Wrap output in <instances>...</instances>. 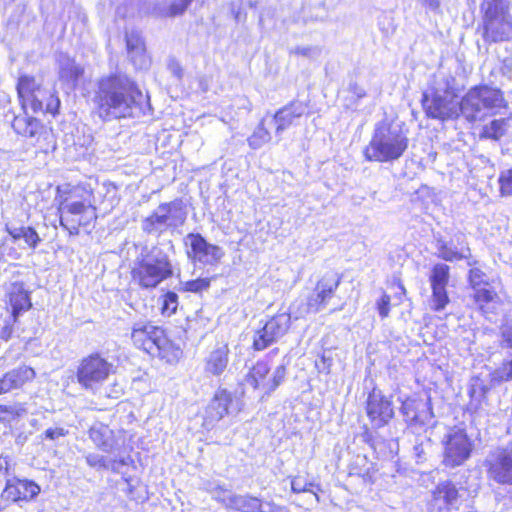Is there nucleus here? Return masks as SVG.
Returning a JSON list of instances; mask_svg holds the SVG:
<instances>
[{
    "label": "nucleus",
    "mask_w": 512,
    "mask_h": 512,
    "mask_svg": "<svg viewBox=\"0 0 512 512\" xmlns=\"http://www.w3.org/2000/svg\"><path fill=\"white\" fill-rule=\"evenodd\" d=\"M425 402L417 395H408L401 401L400 412L408 425H422L426 420Z\"/></svg>",
    "instance_id": "cd10ccee"
},
{
    "label": "nucleus",
    "mask_w": 512,
    "mask_h": 512,
    "mask_svg": "<svg viewBox=\"0 0 512 512\" xmlns=\"http://www.w3.org/2000/svg\"><path fill=\"white\" fill-rule=\"evenodd\" d=\"M126 48L134 63H136L137 57L140 58L141 63L146 62L145 41L139 32H131L126 36Z\"/></svg>",
    "instance_id": "72a5a7b5"
},
{
    "label": "nucleus",
    "mask_w": 512,
    "mask_h": 512,
    "mask_svg": "<svg viewBox=\"0 0 512 512\" xmlns=\"http://www.w3.org/2000/svg\"><path fill=\"white\" fill-rule=\"evenodd\" d=\"M483 466L489 481L501 486H512V441L491 451Z\"/></svg>",
    "instance_id": "2eb2a0df"
},
{
    "label": "nucleus",
    "mask_w": 512,
    "mask_h": 512,
    "mask_svg": "<svg viewBox=\"0 0 512 512\" xmlns=\"http://www.w3.org/2000/svg\"><path fill=\"white\" fill-rule=\"evenodd\" d=\"M7 305L10 307V315L14 321H19V316L32 308L30 293L24 289L22 283H13L7 294Z\"/></svg>",
    "instance_id": "bb28decb"
},
{
    "label": "nucleus",
    "mask_w": 512,
    "mask_h": 512,
    "mask_svg": "<svg viewBox=\"0 0 512 512\" xmlns=\"http://www.w3.org/2000/svg\"><path fill=\"white\" fill-rule=\"evenodd\" d=\"M178 308V296L173 291L164 293L161 297V313L162 315L171 316L176 313Z\"/></svg>",
    "instance_id": "a18cd8bd"
},
{
    "label": "nucleus",
    "mask_w": 512,
    "mask_h": 512,
    "mask_svg": "<svg viewBox=\"0 0 512 512\" xmlns=\"http://www.w3.org/2000/svg\"><path fill=\"white\" fill-rule=\"evenodd\" d=\"M349 91L355 100H360L367 95L365 89L357 83L350 84Z\"/></svg>",
    "instance_id": "5fc2aeb1"
},
{
    "label": "nucleus",
    "mask_w": 512,
    "mask_h": 512,
    "mask_svg": "<svg viewBox=\"0 0 512 512\" xmlns=\"http://www.w3.org/2000/svg\"><path fill=\"white\" fill-rule=\"evenodd\" d=\"M26 415L27 408L24 403H0V430L3 435L14 434L21 427V422Z\"/></svg>",
    "instance_id": "393cba45"
},
{
    "label": "nucleus",
    "mask_w": 512,
    "mask_h": 512,
    "mask_svg": "<svg viewBox=\"0 0 512 512\" xmlns=\"http://www.w3.org/2000/svg\"><path fill=\"white\" fill-rule=\"evenodd\" d=\"M67 433L68 432L64 428H61V427L49 428V429L45 430L44 436L47 439L55 440L59 437H63L65 435H67Z\"/></svg>",
    "instance_id": "603ef678"
},
{
    "label": "nucleus",
    "mask_w": 512,
    "mask_h": 512,
    "mask_svg": "<svg viewBox=\"0 0 512 512\" xmlns=\"http://www.w3.org/2000/svg\"><path fill=\"white\" fill-rule=\"evenodd\" d=\"M275 342L274 337L269 333L265 325H263L254 332L251 348L253 351L259 352L265 350Z\"/></svg>",
    "instance_id": "58836bf2"
},
{
    "label": "nucleus",
    "mask_w": 512,
    "mask_h": 512,
    "mask_svg": "<svg viewBox=\"0 0 512 512\" xmlns=\"http://www.w3.org/2000/svg\"><path fill=\"white\" fill-rule=\"evenodd\" d=\"M342 276L338 273H326L318 278L311 295L307 297V312L317 313L330 304L336 296Z\"/></svg>",
    "instance_id": "a211bd4d"
},
{
    "label": "nucleus",
    "mask_w": 512,
    "mask_h": 512,
    "mask_svg": "<svg viewBox=\"0 0 512 512\" xmlns=\"http://www.w3.org/2000/svg\"><path fill=\"white\" fill-rule=\"evenodd\" d=\"M141 97L142 92L134 81L117 73L109 74L97 82L94 114L104 122L130 118Z\"/></svg>",
    "instance_id": "f03ea898"
},
{
    "label": "nucleus",
    "mask_w": 512,
    "mask_h": 512,
    "mask_svg": "<svg viewBox=\"0 0 512 512\" xmlns=\"http://www.w3.org/2000/svg\"><path fill=\"white\" fill-rule=\"evenodd\" d=\"M264 325L277 341L289 330L290 316L286 313H277L271 316Z\"/></svg>",
    "instance_id": "f704fd0d"
},
{
    "label": "nucleus",
    "mask_w": 512,
    "mask_h": 512,
    "mask_svg": "<svg viewBox=\"0 0 512 512\" xmlns=\"http://www.w3.org/2000/svg\"><path fill=\"white\" fill-rule=\"evenodd\" d=\"M6 231L12 241L16 242L23 239L27 247L32 250H35L41 243V238L38 232L32 226H21L14 229L7 228Z\"/></svg>",
    "instance_id": "2f4dec72"
},
{
    "label": "nucleus",
    "mask_w": 512,
    "mask_h": 512,
    "mask_svg": "<svg viewBox=\"0 0 512 512\" xmlns=\"http://www.w3.org/2000/svg\"><path fill=\"white\" fill-rule=\"evenodd\" d=\"M408 145L404 131L394 129L389 122H381L376 125L363 156L369 162H393L404 155Z\"/></svg>",
    "instance_id": "39448f33"
},
{
    "label": "nucleus",
    "mask_w": 512,
    "mask_h": 512,
    "mask_svg": "<svg viewBox=\"0 0 512 512\" xmlns=\"http://www.w3.org/2000/svg\"><path fill=\"white\" fill-rule=\"evenodd\" d=\"M311 52V49L309 47H304V48H296L294 50V53L297 54V55H303V56H308Z\"/></svg>",
    "instance_id": "13d9d810"
},
{
    "label": "nucleus",
    "mask_w": 512,
    "mask_h": 512,
    "mask_svg": "<svg viewBox=\"0 0 512 512\" xmlns=\"http://www.w3.org/2000/svg\"><path fill=\"white\" fill-rule=\"evenodd\" d=\"M500 337L504 347L512 349V325L503 324L500 328Z\"/></svg>",
    "instance_id": "8fccbe9b"
},
{
    "label": "nucleus",
    "mask_w": 512,
    "mask_h": 512,
    "mask_svg": "<svg viewBox=\"0 0 512 512\" xmlns=\"http://www.w3.org/2000/svg\"><path fill=\"white\" fill-rule=\"evenodd\" d=\"M225 506L234 512H279L281 510L274 502H267L250 494L232 495Z\"/></svg>",
    "instance_id": "5701e85b"
},
{
    "label": "nucleus",
    "mask_w": 512,
    "mask_h": 512,
    "mask_svg": "<svg viewBox=\"0 0 512 512\" xmlns=\"http://www.w3.org/2000/svg\"><path fill=\"white\" fill-rule=\"evenodd\" d=\"M130 340L135 349L156 356L166 365H176L183 357L182 348L170 338L167 330L151 321L134 323Z\"/></svg>",
    "instance_id": "7ed1b4c3"
},
{
    "label": "nucleus",
    "mask_w": 512,
    "mask_h": 512,
    "mask_svg": "<svg viewBox=\"0 0 512 512\" xmlns=\"http://www.w3.org/2000/svg\"><path fill=\"white\" fill-rule=\"evenodd\" d=\"M376 308L382 319L387 318L391 310V296L383 292L376 302Z\"/></svg>",
    "instance_id": "de8ad7c7"
},
{
    "label": "nucleus",
    "mask_w": 512,
    "mask_h": 512,
    "mask_svg": "<svg viewBox=\"0 0 512 512\" xmlns=\"http://www.w3.org/2000/svg\"><path fill=\"white\" fill-rule=\"evenodd\" d=\"M460 498L459 489L451 480L439 482L426 501L428 512H449Z\"/></svg>",
    "instance_id": "aec40b11"
},
{
    "label": "nucleus",
    "mask_w": 512,
    "mask_h": 512,
    "mask_svg": "<svg viewBox=\"0 0 512 512\" xmlns=\"http://www.w3.org/2000/svg\"><path fill=\"white\" fill-rule=\"evenodd\" d=\"M17 323L18 321H14L13 317L10 315L9 320H7L0 329V339L4 341L11 339L15 330V325Z\"/></svg>",
    "instance_id": "09e8293b"
},
{
    "label": "nucleus",
    "mask_w": 512,
    "mask_h": 512,
    "mask_svg": "<svg viewBox=\"0 0 512 512\" xmlns=\"http://www.w3.org/2000/svg\"><path fill=\"white\" fill-rule=\"evenodd\" d=\"M59 225L69 234L77 236L97 219L94 190L85 182L64 183L55 187L54 197Z\"/></svg>",
    "instance_id": "f257e3e1"
},
{
    "label": "nucleus",
    "mask_w": 512,
    "mask_h": 512,
    "mask_svg": "<svg viewBox=\"0 0 512 512\" xmlns=\"http://www.w3.org/2000/svg\"><path fill=\"white\" fill-rule=\"evenodd\" d=\"M422 2H423V4L427 5L428 7H430L433 10L438 9L440 6L439 0H422Z\"/></svg>",
    "instance_id": "4d7b16f0"
},
{
    "label": "nucleus",
    "mask_w": 512,
    "mask_h": 512,
    "mask_svg": "<svg viewBox=\"0 0 512 512\" xmlns=\"http://www.w3.org/2000/svg\"><path fill=\"white\" fill-rule=\"evenodd\" d=\"M451 279L449 265L437 262L432 265L428 281L431 289L430 309L433 312H441L450 304L448 287Z\"/></svg>",
    "instance_id": "dca6fc26"
},
{
    "label": "nucleus",
    "mask_w": 512,
    "mask_h": 512,
    "mask_svg": "<svg viewBox=\"0 0 512 512\" xmlns=\"http://www.w3.org/2000/svg\"><path fill=\"white\" fill-rule=\"evenodd\" d=\"M115 373V367L101 352L94 351L83 356L76 367L75 378L86 391H95Z\"/></svg>",
    "instance_id": "9b49d317"
},
{
    "label": "nucleus",
    "mask_w": 512,
    "mask_h": 512,
    "mask_svg": "<svg viewBox=\"0 0 512 512\" xmlns=\"http://www.w3.org/2000/svg\"><path fill=\"white\" fill-rule=\"evenodd\" d=\"M13 390L21 389L31 383L35 377V370L27 365H20L5 373Z\"/></svg>",
    "instance_id": "7c9ffc66"
},
{
    "label": "nucleus",
    "mask_w": 512,
    "mask_h": 512,
    "mask_svg": "<svg viewBox=\"0 0 512 512\" xmlns=\"http://www.w3.org/2000/svg\"><path fill=\"white\" fill-rule=\"evenodd\" d=\"M481 35L485 43H498L512 38V17L508 8L491 0L482 8Z\"/></svg>",
    "instance_id": "9d476101"
},
{
    "label": "nucleus",
    "mask_w": 512,
    "mask_h": 512,
    "mask_svg": "<svg viewBox=\"0 0 512 512\" xmlns=\"http://www.w3.org/2000/svg\"><path fill=\"white\" fill-rule=\"evenodd\" d=\"M187 239L190 246L187 255L193 263L216 265L224 256L219 246L209 243L200 233H189Z\"/></svg>",
    "instance_id": "6ab92c4d"
},
{
    "label": "nucleus",
    "mask_w": 512,
    "mask_h": 512,
    "mask_svg": "<svg viewBox=\"0 0 512 512\" xmlns=\"http://www.w3.org/2000/svg\"><path fill=\"white\" fill-rule=\"evenodd\" d=\"M270 140L271 133L269 123L265 118H262L253 130L252 134L247 138L248 145L252 149H258Z\"/></svg>",
    "instance_id": "c9c22d12"
},
{
    "label": "nucleus",
    "mask_w": 512,
    "mask_h": 512,
    "mask_svg": "<svg viewBox=\"0 0 512 512\" xmlns=\"http://www.w3.org/2000/svg\"><path fill=\"white\" fill-rule=\"evenodd\" d=\"M468 286L472 293L470 298L475 309L487 317L496 314L503 306V289L498 290L487 274L479 267H472L467 274Z\"/></svg>",
    "instance_id": "6e6552de"
},
{
    "label": "nucleus",
    "mask_w": 512,
    "mask_h": 512,
    "mask_svg": "<svg viewBox=\"0 0 512 512\" xmlns=\"http://www.w3.org/2000/svg\"><path fill=\"white\" fill-rule=\"evenodd\" d=\"M16 93L20 107L33 113H47L53 117L60 112V99L56 91L44 86L35 75L20 74L16 82Z\"/></svg>",
    "instance_id": "423d86ee"
},
{
    "label": "nucleus",
    "mask_w": 512,
    "mask_h": 512,
    "mask_svg": "<svg viewBox=\"0 0 512 512\" xmlns=\"http://www.w3.org/2000/svg\"><path fill=\"white\" fill-rule=\"evenodd\" d=\"M130 281L141 290H154L174 275L170 256L156 246L144 249L130 269Z\"/></svg>",
    "instance_id": "20e7f679"
},
{
    "label": "nucleus",
    "mask_w": 512,
    "mask_h": 512,
    "mask_svg": "<svg viewBox=\"0 0 512 512\" xmlns=\"http://www.w3.org/2000/svg\"><path fill=\"white\" fill-rule=\"evenodd\" d=\"M461 115L470 122L484 120L493 116L497 110L506 106L503 92L499 88L486 84L471 87L460 100Z\"/></svg>",
    "instance_id": "0eeeda50"
},
{
    "label": "nucleus",
    "mask_w": 512,
    "mask_h": 512,
    "mask_svg": "<svg viewBox=\"0 0 512 512\" xmlns=\"http://www.w3.org/2000/svg\"><path fill=\"white\" fill-rule=\"evenodd\" d=\"M13 389L6 377L5 373L0 377V396L9 393Z\"/></svg>",
    "instance_id": "6e6d98bb"
},
{
    "label": "nucleus",
    "mask_w": 512,
    "mask_h": 512,
    "mask_svg": "<svg viewBox=\"0 0 512 512\" xmlns=\"http://www.w3.org/2000/svg\"><path fill=\"white\" fill-rule=\"evenodd\" d=\"M86 463L91 468H106L107 462L104 457L89 454L85 457Z\"/></svg>",
    "instance_id": "3c124183"
},
{
    "label": "nucleus",
    "mask_w": 512,
    "mask_h": 512,
    "mask_svg": "<svg viewBox=\"0 0 512 512\" xmlns=\"http://www.w3.org/2000/svg\"><path fill=\"white\" fill-rule=\"evenodd\" d=\"M271 353L258 359L245 375L246 383L261 393V398L271 396L286 380L288 369L285 364L272 367Z\"/></svg>",
    "instance_id": "1a4fd4ad"
},
{
    "label": "nucleus",
    "mask_w": 512,
    "mask_h": 512,
    "mask_svg": "<svg viewBox=\"0 0 512 512\" xmlns=\"http://www.w3.org/2000/svg\"><path fill=\"white\" fill-rule=\"evenodd\" d=\"M421 105L427 118L445 122L456 120L461 116L460 101H456L455 95L445 97L437 92L433 94L424 92L421 97Z\"/></svg>",
    "instance_id": "f3484780"
},
{
    "label": "nucleus",
    "mask_w": 512,
    "mask_h": 512,
    "mask_svg": "<svg viewBox=\"0 0 512 512\" xmlns=\"http://www.w3.org/2000/svg\"><path fill=\"white\" fill-rule=\"evenodd\" d=\"M376 472L377 469L374 463H370L365 469L356 464L352 466L350 474L362 479L364 483L372 485L376 481Z\"/></svg>",
    "instance_id": "c03bdc74"
},
{
    "label": "nucleus",
    "mask_w": 512,
    "mask_h": 512,
    "mask_svg": "<svg viewBox=\"0 0 512 512\" xmlns=\"http://www.w3.org/2000/svg\"><path fill=\"white\" fill-rule=\"evenodd\" d=\"M238 17H239V12H237L236 15H235L236 19H238Z\"/></svg>",
    "instance_id": "e2e57ef3"
},
{
    "label": "nucleus",
    "mask_w": 512,
    "mask_h": 512,
    "mask_svg": "<svg viewBox=\"0 0 512 512\" xmlns=\"http://www.w3.org/2000/svg\"><path fill=\"white\" fill-rule=\"evenodd\" d=\"M210 284H211L210 278L199 277V278L191 279V280L184 282L181 285L180 290L182 292H188V293H201L203 291L208 290V288L210 287Z\"/></svg>",
    "instance_id": "37998d69"
},
{
    "label": "nucleus",
    "mask_w": 512,
    "mask_h": 512,
    "mask_svg": "<svg viewBox=\"0 0 512 512\" xmlns=\"http://www.w3.org/2000/svg\"><path fill=\"white\" fill-rule=\"evenodd\" d=\"M474 449L473 441L464 429H454L445 436L443 441L442 464L455 468L464 464Z\"/></svg>",
    "instance_id": "4468645a"
},
{
    "label": "nucleus",
    "mask_w": 512,
    "mask_h": 512,
    "mask_svg": "<svg viewBox=\"0 0 512 512\" xmlns=\"http://www.w3.org/2000/svg\"><path fill=\"white\" fill-rule=\"evenodd\" d=\"M291 491L295 494L303 493V492H312L316 498L318 499V492L321 491L319 484H314L313 482H308L302 479L301 476L297 475L292 477L291 479Z\"/></svg>",
    "instance_id": "a19ab883"
},
{
    "label": "nucleus",
    "mask_w": 512,
    "mask_h": 512,
    "mask_svg": "<svg viewBox=\"0 0 512 512\" xmlns=\"http://www.w3.org/2000/svg\"><path fill=\"white\" fill-rule=\"evenodd\" d=\"M11 126L17 135L33 139L35 144H40L52 138V128L32 116L17 115L13 118Z\"/></svg>",
    "instance_id": "412c9836"
},
{
    "label": "nucleus",
    "mask_w": 512,
    "mask_h": 512,
    "mask_svg": "<svg viewBox=\"0 0 512 512\" xmlns=\"http://www.w3.org/2000/svg\"><path fill=\"white\" fill-rule=\"evenodd\" d=\"M507 130V120L505 118L494 119L489 124L484 125L480 132V139H491L498 141Z\"/></svg>",
    "instance_id": "e433bc0d"
},
{
    "label": "nucleus",
    "mask_w": 512,
    "mask_h": 512,
    "mask_svg": "<svg viewBox=\"0 0 512 512\" xmlns=\"http://www.w3.org/2000/svg\"><path fill=\"white\" fill-rule=\"evenodd\" d=\"M186 219L183 201L174 199L170 202L160 203L156 211H153L142 221V230L146 234L162 232L161 227H175L182 225Z\"/></svg>",
    "instance_id": "ddd939ff"
},
{
    "label": "nucleus",
    "mask_w": 512,
    "mask_h": 512,
    "mask_svg": "<svg viewBox=\"0 0 512 512\" xmlns=\"http://www.w3.org/2000/svg\"><path fill=\"white\" fill-rule=\"evenodd\" d=\"M85 74L84 67L77 63L73 58H66L60 63L58 78L72 89L78 87Z\"/></svg>",
    "instance_id": "c756f323"
},
{
    "label": "nucleus",
    "mask_w": 512,
    "mask_h": 512,
    "mask_svg": "<svg viewBox=\"0 0 512 512\" xmlns=\"http://www.w3.org/2000/svg\"><path fill=\"white\" fill-rule=\"evenodd\" d=\"M439 257L448 262L468 260L471 257V249L469 246L462 247L461 250H456L442 243L439 248Z\"/></svg>",
    "instance_id": "4c0bfd02"
},
{
    "label": "nucleus",
    "mask_w": 512,
    "mask_h": 512,
    "mask_svg": "<svg viewBox=\"0 0 512 512\" xmlns=\"http://www.w3.org/2000/svg\"><path fill=\"white\" fill-rule=\"evenodd\" d=\"M193 0H178L171 2L168 7L160 12L162 18H175L182 16Z\"/></svg>",
    "instance_id": "79ce46f5"
},
{
    "label": "nucleus",
    "mask_w": 512,
    "mask_h": 512,
    "mask_svg": "<svg viewBox=\"0 0 512 512\" xmlns=\"http://www.w3.org/2000/svg\"><path fill=\"white\" fill-rule=\"evenodd\" d=\"M501 196H512V168L502 171L498 177Z\"/></svg>",
    "instance_id": "49530a36"
},
{
    "label": "nucleus",
    "mask_w": 512,
    "mask_h": 512,
    "mask_svg": "<svg viewBox=\"0 0 512 512\" xmlns=\"http://www.w3.org/2000/svg\"><path fill=\"white\" fill-rule=\"evenodd\" d=\"M230 349L227 344H222L213 349L205 358V372L212 376H220L227 369Z\"/></svg>",
    "instance_id": "c85d7f7f"
},
{
    "label": "nucleus",
    "mask_w": 512,
    "mask_h": 512,
    "mask_svg": "<svg viewBox=\"0 0 512 512\" xmlns=\"http://www.w3.org/2000/svg\"><path fill=\"white\" fill-rule=\"evenodd\" d=\"M364 411L371 429L378 430L388 426L396 416L393 396L373 387L365 399Z\"/></svg>",
    "instance_id": "f8f14e48"
},
{
    "label": "nucleus",
    "mask_w": 512,
    "mask_h": 512,
    "mask_svg": "<svg viewBox=\"0 0 512 512\" xmlns=\"http://www.w3.org/2000/svg\"><path fill=\"white\" fill-rule=\"evenodd\" d=\"M397 283H398V287H399V289L401 291V295H405L406 294V289H405L404 285L401 283L400 280H398Z\"/></svg>",
    "instance_id": "bf43d9fd"
},
{
    "label": "nucleus",
    "mask_w": 512,
    "mask_h": 512,
    "mask_svg": "<svg viewBox=\"0 0 512 512\" xmlns=\"http://www.w3.org/2000/svg\"><path fill=\"white\" fill-rule=\"evenodd\" d=\"M90 440L102 451H108L113 437V431L106 424H95L88 430Z\"/></svg>",
    "instance_id": "473e14b6"
},
{
    "label": "nucleus",
    "mask_w": 512,
    "mask_h": 512,
    "mask_svg": "<svg viewBox=\"0 0 512 512\" xmlns=\"http://www.w3.org/2000/svg\"><path fill=\"white\" fill-rule=\"evenodd\" d=\"M509 381H512V358L504 361L501 367L490 373V382L493 385Z\"/></svg>",
    "instance_id": "ea45409f"
},
{
    "label": "nucleus",
    "mask_w": 512,
    "mask_h": 512,
    "mask_svg": "<svg viewBox=\"0 0 512 512\" xmlns=\"http://www.w3.org/2000/svg\"><path fill=\"white\" fill-rule=\"evenodd\" d=\"M39 493L40 487L35 482L12 478L7 480L2 495L6 501L19 503L29 502Z\"/></svg>",
    "instance_id": "b1692460"
},
{
    "label": "nucleus",
    "mask_w": 512,
    "mask_h": 512,
    "mask_svg": "<svg viewBox=\"0 0 512 512\" xmlns=\"http://www.w3.org/2000/svg\"><path fill=\"white\" fill-rule=\"evenodd\" d=\"M362 440L364 443H366L371 448L375 449L376 447V437L371 431L370 428L364 427L363 432L361 434Z\"/></svg>",
    "instance_id": "864d4df0"
},
{
    "label": "nucleus",
    "mask_w": 512,
    "mask_h": 512,
    "mask_svg": "<svg viewBox=\"0 0 512 512\" xmlns=\"http://www.w3.org/2000/svg\"><path fill=\"white\" fill-rule=\"evenodd\" d=\"M234 401L232 392L226 388H218L205 407V422L213 424L222 420L230 413Z\"/></svg>",
    "instance_id": "4be33fe9"
},
{
    "label": "nucleus",
    "mask_w": 512,
    "mask_h": 512,
    "mask_svg": "<svg viewBox=\"0 0 512 512\" xmlns=\"http://www.w3.org/2000/svg\"><path fill=\"white\" fill-rule=\"evenodd\" d=\"M478 262L476 260L472 261V262H468V265H476Z\"/></svg>",
    "instance_id": "052dcab7"
},
{
    "label": "nucleus",
    "mask_w": 512,
    "mask_h": 512,
    "mask_svg": "<svg viewBox=\"0 0 512 512\" xmlns=\"http://www.w3.org/2000/svg\"><path fill=\"white\" fill-rule=\"evenodd\" d=\"M305 105L300 101L293 100L279 108L273 114L275 122V133L281 134L291 127L295 121L304 115Z\"/></svg>",
    "instance_id": "a878e982"
},
{
    "label": "nucleus",
    "mask_w": 512,
    "mask_h": 512,
    "mask_svg": "<svg viewBox=\"0 0 512 512\" xmlns=\"http://www.w3.org/2000/svg\"><path fill=\"white\" fill-rule=\"evenodd\" d=\"M278 352V348H275L274 350L271 351V353H277Z\"/></svg>",
    "instance_id": "680f3d73"
}]
</instances>
